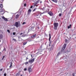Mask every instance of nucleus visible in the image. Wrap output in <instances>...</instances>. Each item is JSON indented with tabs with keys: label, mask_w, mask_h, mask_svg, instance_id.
<instances>
[{
	"label": "nucleus",
	"mask_w": 76,
	"mask_h": 76,
	"mask_svg": "<svg viewBox=\"0 0 76 76\" xmlns=\"http://www.w3.org/2000/svg\"><path fill=\"white\" fill-rule=\"evenodd\" d=\"M34 26L32 27H30L29 28L28 31H34V29L35 28V25L34 24H33Z\"/></svg>",
	"instance_id": "f257e3e1"
},
{
	"label": "nucleus",
	"mask_w": 76,
	"mask_h": 76,
	"mask_svg": "<svg viewBox=\"0 0 76 76\" xmlns=\"http://www.w3.org/2000/svg\"><path fill=\"white\" fill-rule=\"evenodd\" d=\"M54 29L55 30H57V27H58V23H54Z\"/></svg>",
	"instance_id": "f03ea898"
},
{
	"label": "nucleus",
	"mask_w": 76,
	"mask_h": 76,
	"mask_svg": "<svg viewBox=\"0 0 76 76\" xmlns=\"http://www.w3.org/2000/svg\"><path fill=\"white\" fill-rule=\"evenodd\" d=\"M41 0H38L37 1L35 2L34 4V6L35 7V6H36V7H37L38 5V3L39 2V1Z\"/></svg>",
	"instance_id": "7ed1b4c3"
},
{
	"label": "nucleus",
	"mask_w": 76,
	"mask_h": 76,
	"mask_svg": "<svg viewBox=\"0 0 76 76\" xmlns=\"http://www.w3.org/2000/svg\"><path fill=\"white\" fill-rule=\"evenodd\" d=\"M16 28H18L19 26H20V23H18V22H16L15 23V25H14Z\"/></svg>",
	"instance_id": "20e7f679"
},
{
	"label": "nucleus",
	"mask_w": 76,
	"mask_h": 76,
	"mask_svg": "<svg viewBox=\"0 0 76 76\" xmlns=\"http://www.w3.org/2000/svg\"><path fill=\"white\" fill-rule=\"evenodd\" d=\"M66 44L65 43L64 45L63 48H62L61 50V51H63L66 48Z\"/></svg>",
	"instance_id": "39448f33"
},
{
	"label": "nucleus",
	"mask_w": 76,
	"mask_h": 76,
	"mask_svg": "<svg viewBox=\"0 0 76 76\" xmlns=\"http://www.w3.org/2000/svg\"><path fill=\"white\" fill-rule=\"evenodd\" d=\"M34 61H35V58H34L32 59H31V60H29L28 61H29V63L32 64Z\"/></svg>",
	"instance_id": "423d86ee"
},
{
	"label": "nucleus",
	"mask_w": 76,
	"mask_h": 76,
	"mask_svg": "<svg viewBox=\"0 0 76 76\" xmlns=\"http://www.w3.org/2000/svg\"><path fill=\"white\" fill-rule=\"evenodd\" d=\"M49 43L50 44H51V42L50 40H51V34H50V33L49 34Z\"/></svg>",
	"instance_id": "0eeeda50"
},
{
	"label": "nucleus",
	"mask_w": 76,
	"mask_h": 76,
	"mask_svg": "<svg viewBox=\"0 0 76 76\" xmlns=\"http://www.w3.org/2000/svg\"><path fill=\"white\" fill-rule=\"evenodd\" d=\"M36 35L37 34H35L31 36V38L32 39H34L35 38V37H36Z\"/></svg>",
	"instance_id": "6e6552de"
},
{
	"label": "nucleus",
	"mask_w": 76,
	"mask_h": 76,
	"mask_svg": "<svg viewBox=\"0 0 76 76\" xmlns=\"http://www.w3.org/2000/svg\"><path fill=\"white\" fill-rule=\"evenodd\" d=\"M28 70L29 72H31L32 70V68L31 67H29L28 68Z\"/></svg>",
	"instance_id": "1a4fd4ad"
},
{
	"label": "nucleus",
	"mask_w": 76,
	"mask_h": 76,
	"mask_svg": "<svg viewBox=\"0 0 76 76\" xmlns=\"http://www.w3.org/2000/svg\"><path fill=\"white\" fill-rule=\"evenodd\" d=\"M2 18L5 21H8V20H7V18H5L4 16L2 17Z\"/></svg>",
	"instance_id": "9d476101"
},
{
	"label": "nucleus",
	"mask_w": 76,
	"mask_h": 76,
	"mask_svg": "<svg viewBox=\"0 0 76 76\" xmlns=\"http://www.w3.org/2000/svg\"><path fill=\"white\" fill-rule=\"evenodd\" d=\"M48 14L50 15L51 16H53V13L51 12H48Z\"/></svg>",
	"instance_id": "9b49d317"
},
{
	"label": "nucleus",
	"mask_w": 76,
	"mask_h": 76,
	"mask_svg": "<svg viewBox=\"0 0 76 76\" xmlns=\"http://www.w3.org/2000/svg\"><path fill=\"white\" fill-rule=\"evenodd\" d=\"M68 58H69V57L67 56H66L65 57V58L64 59L65 61H67V60H68Z\"/></svg>",
	"instance_id": "f8f14e48"
},
{
	"label": "nucleus",
	"mask_w": 76,
	"mask_h": 76,
	"mask_svg": "<svg viewBox=\"0 0 76 76\" xmlns=\"http://www.w3.org/2000/svg\"><path fill=\"white\" fill-rule=\"evenodd\" d=\"M31 10L30 9H29L28 12V15H29L31 13Z\"/></svg>",
	"instance_id": "ddd939ff"
},
{
	"label": "nucleus",
	"mask_w": 76,
	"mask_h": 76,
	"mask_svg": "<svg viewBox=\"0 0 76 76\" xmlns=\"http://www.w3.org/2000/svg\"><path fill=\"white\" fill-rule=\"evenodd\" d=\"M12 64L13 63H12V62H11L10 64V66H9L10 69H12Z\"/></svg>",
	"instance_id": "4468645a"
},
{
	"label": "nucleus",
	"mask_w": 76,
	"mask_h": 76,
	"mask_svg": "<svg viewBox=\"0 0 76 76\" xmlns=\"http://www.w3.org/2000/svg\"><path fill=\"white\" fill-rule=\"evenodd\" d=\"M19 17V14L17 15L15 17V19H18Z\"/></svg>",
	"instance_id": "2eb2a0df"
},
{
	"label": "nucleus",
	"mask_w": 76,
	"mask_h": 76,
	"mask_svg": "<svg viewBox=\"0 0 76 76\" xmlns=\"http://www.w3.org/2000/svg\"><path fill=\"white\" fill-rule=\"evenodd\" d=\"M36 16L37 18H40V16L39 14L37 15Z\"/></svg>",
	"instance_id": "dca6fc26"
},
{
	"label": "nucleus",
	"mask_w": 76,
	"mask_h": 76,
	"mask_svg": "<svg viewBox=\"0 0 76 76\" xmlns=\"http://www.w3.org/2000/svg\"><path fill=\"white\" fill-rule=\"evenodd\" d=\"M72 26V25L70 24L69 26H68V29H69V28H71V27Z\"/></svg>",
	"instance_id": "f3484780"
},
{
	"label": "nucleus",
	"mask_w": 76,
	"mask_h": 76,
	"mask_svg": "<svg viewBox=\"0 0 76 76\" xmlns=\"http://www.w3.org/2000/svg\"><path fill=\"white\" fill-rule=\"evenodd\" d=\"M3 38V35L2 34L0 35V39H2Z\"/></svg>",
	"instance_id": "a211bd4d"
},
{
	"label": "nucleus",
	"mask_w": 76,
	"mask_h": 76,
	"mask_svg": "<svg viewBox=\"0 0 76 76\" xmlns=\"http://www.w3.org/2000/svg\"><path fill=\"white\" fill-rule=\"evenodd\" d=\"M3 4H0V8L2 9L3 8Z\"/></svg>",
	"instance_id": "6ab92c4d"
},
{
	"label": "nucleus",
	"mask_w": 76,
	"mask_h": 76,
	"mask_svg": "<svg viewBox=\"0 0 76 76\" xmlns=\"http://www.w3.org/2000/svg\"><path fill=\"white\" fill-rule=\"evenodd\" d=\"M19 75H20V72H19L16 74V76H19Z\"/></svg>",
	"instance_id": "aec40b11"
},
{
	"label": "nucleus",
	"mask_w": 76,
	"mask_h": 76,
	"mask_svg": "<svg viewBox=\"0 0 76 76\" xmlns=\"http://www.w3.org/2000/svg\"><path fill=\"white\" fill-rule=\"evenodd\" d=\"M52 1H53L54 2H55V3H57V0H52Z\"/></svg>",
	"instance_id": "412c9836"
},
{
	"label": "nucleus",
	"mask_w": 76,
	"mask_h": 76,
	"mask_svg": "<svg viewBox=\"0 0 76 76\" xmlns=\"http://www.w3.org/2000/svg\"><path fill=\"white\" fill-rule=\"evenodd\" d=\"M27 43V42H24L23 43V45H26V44Z\"/></svg>",
	"instance_id": "4be33fe9"
},
{
	"label": "nucleus",
	"mask_w": 76,
	"mask_h": 76,
	"mask_svg": "<svg viewBox=\"0 0 76 76\" xmlns=\"http://www.w3.org/2000/svg\"><path fill=\"white\" fill-rule=\"evenodd\" d=\"M60 52H59L57 54V56H60Z\"/></svg>",
	"instance_id": "5701e85b"
},
{
	"label": "nucleus",
	"mask_w": 76,
	"mask_h": 76,
	"mask_svg": "<svg viewBox=\"0 0 76 76\" xmlns=\"http://www.w3.org/2000/svg\"><path fill=\"white\" fill-rule=\"evenodd\" d=\"M50 50H53V49L54 48V47H53V46H52V47L51 48Z\"/></svg>",
	"instance_id": "b1692460"
},
{
	"label": "nucleus",
	"mask_w": 76,
	"mask_h": 76,
	"mask_svg": "<svg viewBox=\"0 0 76 76\" xmlns=\"http://www.w3.org/2000/svg\"><path fill=\"white\" fill-rule=\"evenodd\" d=\"M37 9V8H35L33 10V12H35V11Z\"/></svg>",
	"instance_id": "393cba45"
},
{
	"label": "nucleus",
	"mask_w": 76,
	"mask_h": 76,
	"mask_svg": "<svg viewBox=\"0 0 76 76\" xmlns=\"http://www.w3.org/2000/svg\"><path fill=\"white\" fill-rule=\"evenodd\" d=\"M4 57H5V56H3V58L1 59L2 60H3V59H4Z\"/></svg>",
	"instance_id": "a878e982"
},
{
	"label": "nucleus",
	"mask_w": 76,
	"mask_h": 76,
	"mask_svg": "<svg viewBox=\"0 0 76 76\" xmlns=\"http://www.w3.org/2000/svg\"><path fill=\"white\" fill-rule=\"evenodd\" d=\"M28 63H29V62H26V63H25V64H26H26H28Z\"/></svg>",
	"instance_id": "bb28decb"
},
{
	"label": "nucleus",
	"mask_w": 76,
	"mask_h": 76,
	"mask_svg": "<svg viewBox=\"0 0 76 76\" xmlns=\"http://www.w3.org/2000/svg\"><path fill=\"white\" fill-rule=\"evenodd\" d=\"M62 14L61 13H60L59 14V16L60 17L61 16Z\"/></svg>",
	"instance_id": "cd10ccee"
},
{
	"label": "nucleus",
	"mask_w": 76,
	"mask_h": 76,
	"mask_svg": "<svg viewBox=\"0 0 76 76\" xmlns=\"http://www.w3.org/2000/svg\"><path fill=\"white\" fill-rule=\"evenodd\" d=\"M26 24V23L25 22H23V23H22V25H24V24Z\"/></svg>",
	"instance_id": "c85d7f7f"
},
{
	"label": "nucleus",
	"mask_w": 76,
	"mask_h": 76,
	"mask_svg": "<svg viewBox=\"0 0 76 76\" xmlns=\"http://www.w3.org/2000/svg\"><path fill=\"white\" fill-rule=\"evenodd\" d=\"M13 34L14 35H15V34H16V33H15V32H13Z\"/></svg>",
	"instance_id": "c756f323"
},
{
	"label": "nucleus",
	"mask_w": 76,
	"mask_h": 76,
	"mask_svg": "<svg viewBox=\"0 0 76 76\" xmlns=\"http://www.w3.org/2000/svg\"><path fill=\"white\" fill-rule=\"evenodd\" d=\"M65 42H67V39H65Z\"/></svg>",
	"instance_id": "7c9ffc66"
},
{
	"label": "nucleus",
	"mask_w": 76,
	"mask_h": 76,
	"mask_svg": "<svg viewBox=\"0 0 76 76\" xmlns=\"http://www.w3.org/2000/svg\"><path fill=\"white\" fill-rule=\"evenodd\" d=\"M4 76H6L7 74L6 73H4Z\"/></svg>",
	"instance_id": "2f4dec72"
},
{
	"label": "nucleus",
	"mask_w": 76,
	"mask_h": 76,
	"mask_svg": "<svg viewBox=\"0 0 76 76\" xmlns=\"http://www.w3.org/2000/svg\"><path fill=\"white\" fill-rule=\"evenodd\" d=\"M13 40L14 41H16V39H13Z\"/></svg>",
	"instance_id": "473e14b6"
},
{
	"label": "nucleus",
	"mask_w": 76,
	"mask_h": 76,
	"mask_svg": "<svg viewBox=\"0 0 76 76\" xmlns=\"http://www.w3.org/2000/svg\"><path fill=\"white\" fill-rule=\"evenodd\" d=\"M35 54H39V52H38L37 53H36Z\"/></svg>",
	"instance_id": "72a5a7b5"
},
{
	"label": "nucleus",
	"mask_w": 76,
	"mask_h": 76,
	"mask_svg": "<svg viewBox=\"0 0 76 76\" xmlns=\"http://www.w3.org/2000/svg\"><path fill=\"white\" fill-rule=\"evenodd\" d=\"M24 70L25 71H26V70H27V69H26V68H25L24 69Z\"/></svg>",
	"instance_id": "f704fd0d"
},
{
	"label": "nucleus",
	"mask_w": 76,
	"mask_h": 76,
	"mask_svg": "<svg viewBox=\"0 0 76 76\" xmlns=\"http://www.w3.org/2000/svg\"><path fill=\"white\" fill-rule=\"evenodd\" d=\"M7 31L8 32H9V33H10V31H9V30H7Z\"/></svg>",
	"instance_id": "c9c22d12"
},
{
	"label": "nucleus",
	"mask_w": 76,
	"mask_h": 76,
	"mask_svg": "<svg viewBox=\"0 0 76 76\" xmlns=\"http://www.w3.org/2000/svg\"><path fill=\"white\" fill-rule=\"evenodd\" d=\"M26 6V4H24V6H25H25Z\"/></svg>",
	"instance_id": "e433bc0d"
},
{
	"label": "nucleus",
	"mask_w": 76,
	"mask_h": 76,
	"mask_svg": "<svg viewBox=\"0 0 76 76\" xmlns=\"http://www.w3.org/2000/svg\"><path fill=\"white\" fill-rule=\"evenodd\" d=\"M3 0H0V2H2Z\"/></svg>",
	"instance_id": "4c0bfd02"
},
{
	"label": "nucleus",
	"mask_w": 76,
	"mask_h": 76,
	"mask_svg": "<svg viewBox=\"0 0 76 76\" xmlns=\"http://www.w3.org/2000/svg\"><path fill=\"white\" fill-rule=\"evenodd\" d=\"M3 12V11H2V10H0V12Z\"/></svg>",
	"instance_id": "58836bf2"
},
{
	"label": "nucleus",
	"mask_w": 76,
	"mask_h": 76,
	"mask_svg": "<svg viewBox=\"0 0 76 76\" xmlns=\"http://www.w3.org/2000/svg\"><path fill=\"white\" fill-rule=\"evenodd\" d=\"M32 7H33V6H31L30 7L31 9H32Z\"/></svg>",
	"instance_id": "ea45409f"
},
{
	"label": "nucleus",
	"mask_w": 76,
	"mask_h": 76,
	"mask_svg": "<svg viewBox=\"0 0 76 76\" xmlns=\"http://www.w3.org/2000/svg\"><path fill=\"white\" fill-rule=\"evenodd\" d=\"M22 33H21L20 34V35H22Z\"/></svg>",
	"instance_id": "a19ab883"
},
{
	"label": "nucleus",
	"mask_w": 76,
	"mask_h": 76,
	"mask_svg": "<svg viewBox=\"0 0 76 76\" xmlns=\"http://www.w3.org/2000/svg\"><path fill=\"white\" fill-rule=\"evenodd\" d=\"M37 28H38V29H39V26H38Z\"/></svg>",
	"instance_id": "79ce46f5"
},
{
	"label": "nucleus",
	"mask_w": 76,
	"mask_h": 76,
	"mask_svg": "<svg viewBox=\"0 0 76 76\" xmlns=\"http://www.w3.org/2000/svg\"><path fill=\"white\" fill-rule=\"evenodd\" d=\"M63 6H64V7H65L66 6V5H64V4H63Z\"/></svg>",
	"instance_id": "37998d69"
},
{
	"label": "nucleus",
	"mask_w": 76,
	"mask_h": 76,
	"mask_svg": "<svg viewBox=\"0 0 76 76\" xmlns=\"http://www.w3.org/2000/svg\"><path fill=\"white\" fill-rule=\"evenodd\" d=\"M42 1H40V3H42Z\"/></svg>",
	"instance_id": "c03bdc74"
},
{
	"label": "nucleus",
	"mask_w": 76,
	"mask_h": 76,
	"mask_svg": "<svg viewBox=\"0 0 76 76\" xmlns=\"http://www.w3.org/2000/svg\"><path fill=\"white\" fill-rule=\"evenodd\" d=\"M49 46H50V47L51 46V44H49Z\"/></svg>",
	"instance_id": "a18cd8bd"
},
{
	"label": "nucleus",
	"mask_w": 76,
	"mask_h": 76,
	"mask_svg": "<svg viewBox=\"0 0 76 76\" xmlns=\"http://www.w3.org/2000/svg\"><path fill=\"white\" fill-rule=\"evenodd\" d=\"M4 50L5 51H6V49H5V48H4Z\"/></svg>",
	"instance_id": "49530a36"
},
{
	"label": "nucleus",
	"mask_w": 76,
	"mask_h": 76,
	"mask_svg": "<svg viewBox=\"0 0 76 76\" xmlns=\"http://www.w3.org/2000/svg\"><path fill=\"white\" fill-rule=\"evenodd\" d=\"M0 70L1 71H2V69H0Z\"/></svg>",
	"instance_id": "de8ad7c7"
},
{
	"label": "nucleus",
	"mask_w": 76,
	"mask_h": 76,
	"mask_svg": "<svg viewBox=\"0 0 76 76\" xmlns=\"http://www.w3.org/2000/svg\"><path fill=\"white\" fill-rule=\"evenodd\" d=\"M27 59H28V58H26V60H27Z\"/></svg>",
	"instance_id": "09e8293b"
},
{
	"label": "nucleus",
	"mask_w": 76,
	"mask_h": 76,
	"mask_svg": "<svg viewBox=\"0 0 76 76\" xmlns=\"http://www.w3.org/2000/svg\"><path fill=\"white\" fill-rule=\"evenodd\" d=\"M43 13H44V12H43V13H41V14H43Z\"/></svg>",
	"instance_id": "8fccbe9b"
},
{
	"label": "nucleus",
	"mask_w": 76,
	"mask_h": 76,
	"mask_svg": "<svg viewBox=\"0 0 76 76\" xmlns=\"http://www.w3.org/2000/svg\"><path fill=\"white\" fill-rule=\"evenodd\" d=\"M31 57H32H32H32V55H31Z\"/></svg>",
	"instance_id": "3c124183"
},
{
	"label": "nucleus",
	"mask_w": 76,
	"mask_h": 76,
	"mask_svg": "<svg viewBox=\"0 0 76 76\" xmlns=\"http://www.w3.org/2000/svg\"><path fill=\"white\" fill-rule=\"evenodd\" d=\"M1 55V52H0V56Z\"/></svg>",
	"instance_id": "603ef678"
},
{
	"label": "nucleus",
	"mask_w": 76,
	"mask_h": 76,
	"mask_svg": "<svg viewBox=\"0 0 76 76\" xmlns=\"http://www.w3.org/2000/svg\"><path fill=\"white\" fill-rule=\"evenodd\" d=\"M20 76H22V75H20Z\"/></svg>",
	"instance_id": "864d4df0"
},
{
	"label": "nucleus",
	"mask_w": 76,
	"mask_h": 76,
	"mask_svg": "<svg viewBox=\"0 0 76 76\" xmlns=\"http://www.w3.org/2000/svg\"><path fill=\"white\" fill-rule=\"evenodd\" d=\"M1 15H3V14H1Z\"/></svg>",
	"instance_id": "5fc2aeb1"
},
{
	"label": "nucleus",
	"mask_w": 76,
	"mask_h": 76,
	"mask_svg": "<svg viewBox=\"0 0 76 76\" xmlns=\"http://www.w3.org/2000/svg\"><path fill=\"white\" fill-rule=\"evenodd\" d=\"M1 42V40H0V42Z\"/></svg>",
	"instance_id": "6e6d98bb"
},
{
	"label": "nucleus",
	"mask_w": 76,
	"mask_h": 76,
	"mask_svg": "<svg viewBox=\"0 0 76 76\" xmlns=\"http://www.w3.org/2000/svg\"><path fill=\"white\" fill-rule=\"evenodd\" d=\"M30 41H31V40H30L29 42H30Z\"/></svg>",
	"instance_id": "4d7b16f0"
},
{
	"label": "nucleus",
	"mask_w": 76,
	"mask_h": 76,
	"mask_svg": "<svg viewBox=\"0 0 76 76\" xmlns=\"http://www.w3.org/2000/svg\"><path fill=\"white\" fill-rule=\"evenodd\" d=\"M40 16H41V15H40Z\"/></svg>",
	"instance_id": "13d9d810"
},
{
	"label": "nucleus",
	"mask_w": 76,
	"mask_h": 76,
	"mask_svg": "<svg viewBox=\"0 0 76 76\" xmlns=\"http://www.w3.org/2000/svg\"><path fill=\"white\" fill-rule=\"evenodd\" d=\"M38 38H39V37H38Z\"/></svg>",
	"instance_id": "bf43d9fd"
},
{
	"label": "nucleus",
	"mask_w": 76,
	"mask_h": 76,
	"mask_svg": "<svg viewBox=\"0 0 76 76\" xmlns=\"http://www.w3.org/2000/svg\"><path fill=\"white\" fill-rule=\"evenodd\" d=\"M31 41H32V40H31Z\"/></svg>",
	"instance_id": "052dcab7"
},
{
	"label": "nucleus",
	"mask_w": 76,
	"mask_h": 76,
	"mask_svg": "<svg viewBox=\"0 0 76 76\" xmlns=\"http://www.w3.org/2000/svg\"><path fill=\"white\" fill-rule=\"evenodd\" d=\"M22 39V40H23V39Z\"/></svg>",
	"instance_id": "680f3d73"
},
{
	"label": "nucleus",
	"mask_w": 76,
	"mask_h": 76,
	"mask_svg": "<svg viewBox=\"0 0 76 76\" xmlns=\"http://www.w3.org/2000/svg\"><path fill=\"white\" fill-rule=\"evenodd\" d=\"M43 8H44V7H43Z\"/></svg>",
	"instance_id": "e2e57ef3"
}]
</instances>
